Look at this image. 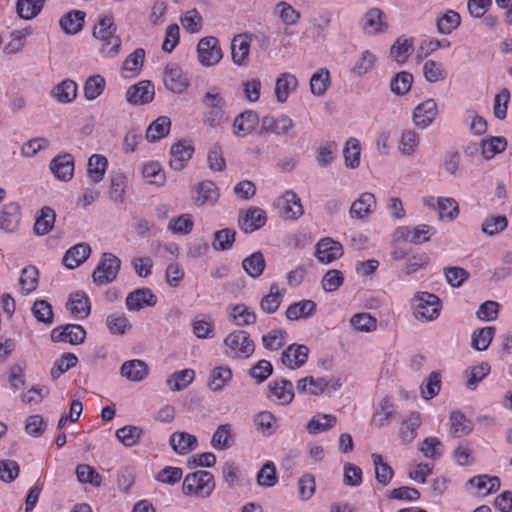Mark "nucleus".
Segmentation results:
<instances>
[{
    "instance_id": "nucleus-1",
    "label": "nucleus",
    "mask_w": 512,
    "mask_h": 512,
    "mask_svg": "<svg viewBox=\"0 0 512 512\" xmlns=\"http://www.w3.org/2000/svg\"><path fill=\"white\" fill-rule=\"evenodd\" d=\"M202 104L206 109L203 116V123L205 125L214 128L226 122V100L218 87L212 86L208 88L202 98Z\"/></svg>"
},
{
    "instance_id": "nucleus-2",
    "label": "nucleus",
    "mask_w": 512,
    "mask_h": 512,
    "mask_svg": "<svg viewBox=\"0 0 512 512\" xmlns=\"http://www.w3.org/2000/svg\"><path fill=\"white\" fill-rule=\"evenodd\" d=\"M215 488L213 475L204 470H198L188 474L184 481L182 490L186 495H200L208 497Z\"/></svg>"
},
{
    "instance_id": "nucleus-3",
    "label": "nucleus",
    "mask_w": 512,
    "mask_h": 512,
    "mask_svg": "<svg viewBox=\"0 0 512 512\" xmlns=\"http://www.w3.org/2000/svg\"><path fill=\"white\" fill-rule=\"evenodd\" d=\"M121 260L114 254L105 252L92 273L93 282L102 286L113 282L120 271Z\"/></svg>"
},
{
    "instance_id": "nucleus-4",
    "label": "nucleus",
    "mask_w": 512,
    "mask_h": 512,
    "mask_svg": "<svg viewBox=\"0 0 512 512\" xmlns=\"http://www.w3.org/2000/svg\"><path fill=\"white\" fill-rule=\"evenodd\" d=\"M224 344L227 347L226 355L230 358H248L254 350V342L250 339L248 332L236 330L231 332L225 339Z\"/></svg>"
},
{
    "instance_id": "nucleus-5",
    "label": "nucleus",
    "mask_w": 512,
    "mask_h": 512,
    "mask_svg": "<svg viewBox=\"0 0 512 512\" xmlns=\"http://www.w3.org/2000/svg\"><path fill=\"white\" fill-rule=\"evenodd\" d=\"M414 315L417 319L434 320L440 313V299L433 293L417 292L412 299Z\"/></svg>"
},
{
    "instance_id": "nucleus-6",
    "label": "nucleus",
    "mask_w": 512,
    "mask_h": 512,
    "mask_svg": "<svg viewBox=\"0 0 512 512\" xmlns=\"http://www.w3.org/2000/svg\"><path fill=\"white\" fill-rule=\"evenodd\" d=\"M115 33L116 26L112 15H104L101 17L98 24L93 29V36L96 39H109L112 41V47H110L109 50L110 57L115 56L119 52L121 46V39Z\"/></svg>"
},
{
    "instance_id": "nucleus-7",
    "label": "nucleus",
    "mask_w": 512,
    "mask_h": 512,
    "mask_svg": "<svg viewBox=\"0 0 512 512\" xmlns=\"http://www.w3.org/2000/svg\"><path fill=\"white\" fill-rule=\"evenodd\" d=\"M197 54L199 62L204 66H213L222 59V50L219 40L213 36H207L198 42Z\"/></svg>"
},
{
    "instance_id": "nucleus-8",
    "label": "nucleus",
    "mask_w": 512,
    "mask_h": 512,
    "mask_svg": "<svg viewBox=\"0 0 512 512\" xmlns=\"http://www.w3.org/2000/svg\"><path fill=\"white\" fill-rule=\"evenodd\" d=\"M267 221L266 212L259 207H250L247 210H240L238 225L245 233H252L262 228Z\"/></svg>"
},
{
    "instance_id": "nucleus-9",
    "label": "nucleus",
    "mask_w": 512,
    "mask_h": 512,
    "mask_svg": "<svg viewBox=\"0 0 512 512\" xmlns=\"http://www.w3.org/2000/svg\"><path fill=\"white\" fill-rule=\"evenodd\" d=\"M85 337L86 331L78 324L58 326L51 332V339L53 342H69L72 345L83 343Z\"/></svg>"
},
{
    "instance_id": "nucleus-10",
    "label": "nucleus",
    "mask_w": 512,
    "mask_h": 512,
    "mask_svg": "<svg viewBox=\"0 0 512 512\" xmlns=\"http://www.w3.org/2000/svg\"><path fill=\"white\" fill-rule=\"evenodd\" d=\"M164 84L173 93H182L189 86V80L178 64L169 63L164 69Z\"/></svg>"
},
{
    "instance_id": "nucleus-11",
    "label": "nucleus",
    "mask_w": 512,
    "mask_h": 512,
    "mask_svg": "<svg viewBox=\"0 0 512 512\" xmlns=\"http://www.w3.org/2000/svg\"><path fill=\"white\" fill-rule=\"evenodd\" d=\"M294 127L293 120L287 115L274 117L266 115L261 119L260 134H275L282 136L287 134Z\"/></svg>"
},
{
    "instance_id": "nucleus-12",
    "label": "nucleus",
    "mask_w": 512,
    "mask_h": 512,
    "mask_svg": "<svg viewBox=\"0 0 512 512\" xmlns=\"http://www.w3.org/2000/svg\"><path fill=\"white\" fill-rule=\"evenodd\" d=\"M343 255V247L340 242L326 237L316 245L315 256L320 263L329 264Z\"/></svg>"
},
{
    "instance_id": "nucleus-13",
    "label": "nucleus",
    "mask_w": 512,
    "mask_h": 512,
    "mask_svg": "<svg viewBox=\"0 0 512 512\" xmlns=\"http://www.w3.org/2000/svg\"><path fill=\"white\" fill-rule=\"evenodd\" d=\"M438 114L437 104L434 99H427L414 108L413 122L419 129L429 127Z\"/></svg>"
},
{
    "instance_id": "nucleus-14",
    "label": "nucleus",
    "mask_w": 512,
    "mask_h": 512,
    "mask_svg": "<svg viewBox=\"0 0 512 512\" xmlns=\"http://www.w3.org/2000/svg\"><path fill=\"white\" fill-rule=\"evenodd\" d=\"M170 152V167L175 171H180L184 168L185 163L192 157L194 147L191 144V141L181 139L171 146Z\"/></svg>"
},
{
    "instance_id": "nucleus-15",
    "label": "nucleus",
    "mask_w": 512,
    "mask_h": 512,
    "mask_svg": "<svg viewBox=\"0 0 512 512\" xmlns=\"http://www.w3.org/2000/svg\"><path fill=\"white\" fill-rule=\"evenodd\" d=\"M154 95L153 84L148 80H143L128 88L126 100L133 105H144L150 103Z\"/></svg>"
},
{
    "instance_id": "nucleus-16",
    "label": "nucleus",
    "mask_w": 512,
    "mask_h": 512,
    "mask_svg": "<svg viewBox=\"0 0 512 512\" xmlns=\"http://www.w3.org/2000/svg\"><path fill=\"white\" fill-rule=\"evenodd\" d=\"M54 176L64 182L69 181L74 173V160L71 154L64 153L54 157L49 165Z\"/></svg>"
},
{
    "instance_id": "nucleus-17",
    "label": "nucleus",
    "mask_w": 512,
    "mask_h": 512,
    "mask_svg": "<svg viewBox=\"0 0 512 512\" xmlns=\"http://www.w3.org/2000/svg\"><path fill=\"white\" fill-rule=\"evenodd\" d=\"M157 297L149 288H138L126 297V306L129 311H138L144 306H155Z\"/></svg>"
},
{
    "instance_id": "nucleus-18",
    "label": "nucleus",
    "mask_w": 512,
    "mask_h": 512,
    "mask_svg": "<svg viewBox=\"0 0 512 512\" xmlns=\"http://www.w3.org/2000/svg\"><path fill=\"white\" fill-rule=\"evenodd\" d=\"M259 123V115L253 110H245L237 115L233 121V133L237 137L250 134Z\"/></svg>"
},
{
    "instance_id": "nucleus-19",
    "label": "nucleus",
    "mask_w": 512,
    "mask_h": 512,
    "mask_svg": "<svg viewBox=\"0 0 512 512\" xmlns=\"http://www.w3.org/2000/svg\"><path fill=\"white\" fill-rule=\"evenodd\" d=\"M376 208V198L371 192L362 193L350 207L349 213L352 218L364 219L374 212Z\"/></svg>"
},
{
    "instance_id": "nucleus-20",
    "label": "nucleus",
    "mask_w": 512,
    "mask_h": 512,
    "mask_svg": "<svg viewBox=\"0 0 512 512\" xmlns=\"http://www.w3.org/2000/svg\"><path fill=\"white\" fill-rule=\"evenodd\" d=\"M91 251V247L88 243H78L66 251L62 262L68 269H75L87 260Z\"/></svg>"
},
{
    "instance_id": "nucleus-21",
    "label": "nucleus",
    "mask_w": 512,
    "mask_h": 512,
    "mask_svg": "<svg viewBox=\"0 0 512 512\" xmlns=\"http://www.w3.org/2000/svg\"><path fill=\"white\" fill-rule=\"evenodd\" d=\"M308 352L307 346L292 344L283 351L281 361L291 369L299 368L306 363Z\"/></svg>"
},
{
    "instance_id": "nucleus-22",
    "label": "nucleus",
    "mask_w": 512,
    "mask_h": 512,
    "mask_svg": "<svg viewBox=\"0 0 512 512\" xmlns=\"http://www.w3.org/2000/svg\"><path fill=\"white\" fill-rule=\"evenodd\" d=\"M267 397L275 398L282 405L291 403L294 398L292 382L286 379L271 382L268 386Z\"/></svg>"
},
{
    "instance_id": "nucleus-23",
    "label": "nucleus",
    "mask_w": 512,
    "mask_h": 512,
    "mask_svg": "<svg viewBox=\"0 0 512 512\" xmlns=\"http://www.w3.org/2000/svg\"><path fill=\"white\" fill-rule=\"evenodd\" d=\"M383 12L379 8L369 9L361 20V25L365 33L375 35L384 32L388 25L382 21Z\"/></svg>"
},
{
    "instance_id": "nucleus-24",
    "label": "nucleus",
    "mask_w": 512,
    "mask_h": 512,
    "mask_svg": "<svg viewBox=\"0 0 512 512\" xmlns=\"http://www.w3.org/2000/svg\"><path fill=\"white\" fill-rule=\"evenodd\" d=\"M148 372V365L139 359L125 361L120 368L121 376L134 382H139L145 379Z\"/></svg>"
},
{
    "instance_id": "nucleus-25",
    "label": "nucleus",
    "mask_w": 512,
    "mask_h": 512,
    "mask_svg": "<svg viewBox=\"0 0 512 512\" xmlns=\"http://www.w3.org/2000/svg\"><path fill=\"white\" fill-rule=\"evenodd\" d=\"M86 13L72 10L63 15L59 21L62 30L68 35H75L82 30Z\"/></svg>"
},
{
    "instance_id": "nucleus-26",
    "label": "nucleus",
    "mask_w": 512,
    "mask_h": 512,
    "mask_svg": "<svg viewBox=\"0 0 512 512\" xmlns=\"http://www.w3.org/2000/svg\"><path fill=\"white\" fill-rule=\"evenodd\" d=\"M20 206L17 203H8L3 206L0 213V229L13 232L20 221Z\"/></svg>"
},
{
    "instance_id": "nucleus-27",
    "label": "nucleus",
    "mask_w": 512,
    "mask_h": 512,
    "mask_svg": "<svg viewBox=\"0 0 512 512\" xmlns=\"http://www.w3.org/2000/svg\"><path fill=\"white\" fill-rule=\"evenodd\" d=\"M66 307L73 315L81 319L86 318L90 313V301L84 292L77 291L72 293Z\"/></svg>"
},
{
    "instance_id": "nucleus-28",
    "label": "nucleus",
    "mask_w": 512,
    "mask_h": 512,
    "mask_svg": "<svg viewBox=\"0 0 512 512\" xmlns=\"http://www.w3.org/2000/svg\"><path fill=\"white\" fill-rule=\"evenodd\" d=\"M55 219L56 214L52 208L48 206L42 207L36 216L33 228L34 233L36 235H46L54 227Z\"/></svg>"
},
{
    "instance_id": "nucleus-29",
    "label": "nucleus",
    "mask_w": 512,
    "mask_h": 512,
    "mask_svg": "<svg viewBox=\"0 0 512 512\" xmlns=\"http://www.w3.org/2000/svg\"><path fill=\"white\" fill-rule=\"evenodd\" d=\"M170 445L178 454H186L197 447V439L186 432H175L170 437Z\"/></svg>"
},
{
    "instance_id": "nucleus-30",
    "label": "nucleus",
    "mask_w": 512,
    "mask_h": 512,
    "mask_svg": "<svg viewBox=\"0 0 512 512\" xmlns=\"http://www.w3.org/2000/svg\"><path fill=\"white\" fill-rule=\"evenodd\" d=\"M197 196H194V203L203 206L205 203H215L218 200L219 192L216 185L211 181H203L195 186Z\"/></svg>"
},
{
    "instance_id": "nucleus-31",
    "label": "nucleus",
    "mask_w": 512,
    "mask_h": 512,
    "mask_svg": "<svg viewBox=\"0 0 512 512\" xmlns=\"http://www.w3.org/2000/svg\"><path fill=\"white\" fill-rule=\"evenodd\" d=\"M507 147V140L502 136H490L480 142L481 154L486 160L492 159L496 154L502 153Z\"/></svg>"
},
{
    "instance_id": "nucleus-32",
    "label": "nucleus",
    "mask_w": 512,
    "mask_h": 512,
    "mask_svg": "<svg viewBox=\"0 0 512 512\" xmlns=\"http://www.w3.org/2000/svg\"><path fill=\"white\" fill-rule=\"evenodd\" d=\"M316 311V303L312 300H302L291 304L285 315L291 321L299 320L301 318H309Z\"/></svg>"
},
{
    "instance_id": "nucleus-33",
    "label": "nucleus",
    "mask_w": 512,
    "mask_h": 512,
    "mask_svg": "<svg viewBox=\"0 0 512 512\" xmlns=\"http://www.w3.org/2000/svg\"><path fill=\"white\" fill-rule=\"evenodd\" d=\"M250 39L246 34H239L231 41L232 60L237 65H242L249 55Z\"/></svg>"
},
{
    "instance_id": "nucleus-34",
    "label": "nucleus",
    "mask_w": 512,
    "mask_h": 512,
    "mask_svg": "<svg viewBox=\"0 0 512 512\" xmlns=\"http://www.w3.org/2000/svg\"><path fill=\"white\" fill-rule=\"evenodd\" d=\"M51 95L60 103H70L77 96V84L71 79H65L51 90Z\"/></svg>"
},
{
    "instance_id": "nucleus-35",
    "label": "nucleus",
    "mask_w": 512,
    "mask_h": 512,
    "mask_svg": "<svg viewBox=\"0 0 512 512\" xmlns=\"http://www.w3.org/2000/svg\"><path fill=\"white\" fill-rule=\"evenodd\" d=\"M337 423V418L331 414L319 413L313 416L306 425L310 434H317L332 429Z\"/></svg>"
},
{
    "instance_id": "nucleus-36",
    "label": "nucleus",
    "mask_w": 512,
    "mask_h": 512,
    "mask_svg": "<svg viewBox=\"0 0 512 512\" xmlns=\"http://www.w3.org/2000/svg\"><path fill=\"white\" fill-rule=\"evenodd\" d=\"M170 127V119L166 116H160L148 126L146 139L149 142H156L169 134Z\"/></svg>"
},
{
    "instance_id": "nucleus-37",
    "label": "nucleus",
    "mask_w": 512,
    "mask_h": 512,
    "mask_svg": "<svg viewBox=\"0 0 512 512\" xmlns=\"http://www.w3.org/2000/svg\"><path fill=\"white\" fill-rule=\"evenodd\" d=\"M298 81L297 78L289 73H283L280 77L277 78L275 84V95L277 101L280 103H284L291 90L297 87Z\"/></svg>"
},
{
    "instance_id": "nucleus-38",
    "label": "nucleus",
    "mask_w": 512,
    "mask_h": 512,
    "mask_svg": "<svg viewBox=\"0 0 512 512\" xmlns=\"http://www.w3.org/2000/svg\"><path fill=\"white\" fill-rule=\"evenodd\" d=\"M283 210L286 218L297 219L303 215L304 210L300 198L292 190H287L282 197Z\"/></svg>"
},
{
    "instance_id": "nucleus-39",
    "label": "nucleus",
    "mask_w": 512,
    "mask_h": 512,
    "mask_svg": "<svg viewBox=\"0 0 512 512\" xmlns=\"http://www.w3.org/2000/svg\"><path fill=\"white\" fill-rule=\"evenodd\" d=\"M143 433L144 430L141 427L126 425L117 429L115 436L125 447H133L139 443Z\"/></svg>"
},
{
    "instance_id": "nucleus-40",
    "label": "nucleus",
    "mask_w": 512,
    "mask_h": 512,
    "mask_svg": "<svg viewBox=\"0 0 512 512\" xmlns=\"http://www.w3.org/2000/svg\"><path fill=\"white\" fill-rule=\"evenodd\" d=\"M266 266L263 254L260 251L252 253L242 261V267L246 274L252 278L259 277Z\"/></svg>"
},
{
    "instance_id": "nucleus-41",
    "label": "nucleus",
    "mask_w": 512,
    "mask_h": 512,
    "mask_svg": "<svg viewBox=\"0 0 512 512\" xmlns=\"http://www.w3.org/2000/svg\"><path fill=\"white\" fill-rule=\"evenodd\" d=\"M232 378V371L228 366H218L212 369L207 386L212 391H220Z\"/></svg>"
},
{
    "instance_id": "nucleus-42",
    "label": "nucleus",
    "mask_w": 512,
    "mask_h": 512,
    "mask_svg": "<svg viewBox=\"0 0 512 512\" xmlns=\"http://www.w3.org/2000/svg\"><path fill=\"white\" fill-rule=\"evenodd\" d=\"M195 372L192 369L176 371L166 379V384L171 391H181L185 389L194 379Z\"/></svg>"
},
{
    "instance_id": "nucleus-43",
    "label": "nucleus",
    "mask_w": 512,
    "mask_h": 512,
    "mask_svg": "<svg viewBox=\"0 0 512 512\" xmlns=\"http://www.w3.org/2000/svg\"><path fill=\"white\" fill-rule=\"evenodd\" d=\"M45 0H17V15L25 20L36 17L42 10Z\"/></svg>"
},
{
    "instance_id": "nucleus-44",
    "label": "nucleus",
    "mask_w": 512,
    "mask_h": 512,
    "mask_svg": "<svg viewBox=\"0 0 512 512\" xmlns=\"http://www.w3.org/2000/svg\"><path fill=\"white\" fill-rule=\"evenodd\" d=\"M371 458L375 467V478L377 482L383 486H387L394 475L392 467L383 461L380 454L373 453Z\"/></svg>"
},
{
    "instance_id": "nucleus-45",
    "label": "nucleus",
    "mask_w": 512,
    "mask_h": 512,
    "mask_svg": "<svg viewBox=\"0 0 512 512\" xmlns=\"http://www.w3.org/2000/svg\"><path fill=\"white\" fill-rule=\"evenodd\" d=\"M106 326L113 335H123L132 325L124 313L115 312L107 316Z\"/></svg>"
},
{
    "instance_id": "nucleus-46",
    "label": "nucleus",
    "mask_w": 512,
    "mask_h": 512,
    "mask_svg": "<svg viewBox=\"0 0 512 512\" xmlns=\"http://www.w3.org/2000/svg\"><path fill=\"white\" fill-rule=\"evenodd\" d=\"M107 167L106 157L98 154L92 155L87 163V173L91 178L92 182H100L105 174Z\"/></svg>"
},
{
    "instance_id": "nucleus-47",
    "label": "nucleus",
    "mask_w": 512,
    "mask_h": 512,
    "mask_svg": "<svg viewBox=\"0 0 512 512\" xmlns=\"http://www.w3.org/2000/svg\"><path fill=\"white\" fill-rule=\"evenodd\" d=\"M413 83V75L407 71L396 73L390 81V90L398 96L407 94Z\"/></svg>"
},
{
    "instance_id": "nucleus-48",
    "label": "nucleus",
    "mask_w": 512,
    "mask_h": 512,
    "mask_svg": "<svg viewBox=\"0 0 512 512\" xmlns=\"http://www.w3.org/2000/svg\"><path fill=\"white\" fill-rule=\"evenodd\" d=\"M413 51V41L405 37H399L390 48V53L394 59L402 64L406 62Z\"/></svg>"
},
{
    "instance_id": "nucleus-49",
    "label": "nucleus",
    "mask_w": 512,
    "mask_h": 512,
    "mask_svg": "<svg viewBox=\"0 0 512 512\" xmlns=\"http://www.w3.org/2000/svg\"><path fill=\"white\" fill-rule=\"evenodd\" d=\"M495 334L494 327H483L475 330L471 336V345L477 351L486 350Z\"/></svg>"
},
{
    "instance_id": "nucleus-50",
    "label": "nucleus",
    "mask_w": 512,
    "mask_h": 512,
    "mask_svg": "<svg viewBox=\"0 0 512 512\" xmlns=\"http://www.w3.org/2000/svg\"><path fill=\"white\" fill-rule=\"evenodd\" d=\"M393 404L388 397L381 400L379 408L375 411L372 423L378 428L385 426L389 420L394 416Z\"/></svg>"
},
{
    "instance_id": "nucleus-51",
    "label": "nucleus",
    "mask_w": 512,
    "mask_h": 512,
    "mask_svg": "<svg viewBox=\"0 0 512 512\" xmlns=\"http://www.w3.org/2000/svg\"><path fill=\"white\" fill-rule=\"evenodd\" d=\"M282 296L278 284H272L269 293L260 302L261 309L268 314L274 313L282 302Z\"/></svg>"
},
{
    "instance_id": "nucleus-52",
    "label": "nucleus",
    "mask_w": 512,
    "mask_h": 512,
    "mask_svg": "<svg viewBox=\"0 0 512 512\" xmlns=\"http://www.w3.org/2000/svg\"><path fill=\"white\" fill-rule=\"evenodd\" d=\"M105 89V79L101 75H93L86 79L84 84V96L92 101L98 98Z\"/></svg>"
},
{
    "instance_id": "nucleus-53",
    "label": "nucleus",
    "mask_w": 512,
    "mask_h": 512,
    "mask_svg": "<svg viewBox=\"0 0 512 512\" xmlns=\"http://www.w3.org/2000/svg\"><path fill=\"white\" fill-rule=\"evenodd\" d=\"M360 143L356 138H349L343 150L345 164L350 168H357L360 164Z\"/></svg>"
},
{
    "instance_id": "nucleus-54",
    "label": "nucleus",
    "mask_w": 512,
    "mask_h": 512,
    "mask_svg": "<svg viewBox=\"0 0 512 512\" xmlns=\"http://www.w3.org/2000/svg\"><path fill=\"white\" fill-rule=\"evenodd\" d=\"M33 316L40 323L51 325L54 320L52 306L46 300H36L31 308Z\"/></svg>"
},
{
    "instance_id": "nucleus-55",
    "label": "nucleus",
    "mask_w": 512,
    "mask_h": 512,
    "mask_svg": "<svg viewBox=\"0 0 512 512\" xmlns=\"http://www.w3.org/2000/svg\"><path fill=\"white\" fill-rule=\"evenodd\" d=\"M76 476L79 482L91 484L95 487L101 486L102 478L100 474L88 464H79L76 467Z\"/></svg>"
},
{
    "instance_id": "nucleus-56",
    "label": "nucleus",
    "mask_w": 512,
    "mask_h": 512,
    "mask_svg": "<svg viewBox=\"0 0 512 512\" xmlns=\"http://www.w3.org/2000/svg\"><path fill=\"white\" fill-rule=\"evenodd\" d=\"M421 425V418L418 412H412L406 421L402 422L400 433L403 441L411 442L416 437V430Z\"/></svg>"
},
{
    "instance_id": "nucleus-57",
    "label": "nucleus",
    "mask_w": 512,
    "mask_h": 512,
    "mask_svg": "<svg viewBox=\"0 0 512 512\" xmlns=\"http://www.w3.org/2000/svg\"><path fill=\"white\" fill-rule=\"evenodd\" d=\"M460 23V15L457 12L450 10L437 19V30L441 34L448 35L455 30Z\"/></svg>"
},
{
    "instance_id": "nucleus-58",
    "label": "nucleus",
    "mask_w": 512,
    "mask_h": 512,
    "mask_svg": "<svg viewBox=\"0 0 512 512\" xmlns=\"http://www.w3.org/2000/svg\"><path fill=\"white\" fill-rule=\"evenodd\" d=\"M423 75L428 82L434 83L444 80L447 77V72L440 62L428 60L423 66Z\"/></svg>"
},
{
    "instance_id": "nucleus-59",
    "label": "nucleus",
    "mask_w": 512,
    "mask_h": 512,
    "mask_svg": "<svg viewBox=\"0 0 512 512\" xmlns=\"http://www.w3.org/2000/svg\"><path fill=\"white\" fill-rule=\"evenodd\" d=\"M142 174L150 184L162 186L165 183V173L162 171L158 162H149L145 164L142 169Z\"/></svg>"
},
{
    "instance_id": "nucleus-60",
    "label": "nucleus",
    "mask_w": 512,
    "mask_h": 512,
    "mask_svg": "<svg viewBox=\"0 0 512 512\" xmlns=\"http://www.w3.org/2000/svg\"><path fill=\"white\" fill-rule=\"evenodd\" d=\"M330 75L327 69H320L310 79V90L316 96L323 95L329 85Z\"/></svg>"
},
{
    "instance_id": "nucleus-61",
    "label": "nucleus",
    "mask_w": 512,
    "mask_h": 512,
    "mask_svg": "<svg viewBox=\"0 0 512 512\" xmlns=\"http://www.w3.org/2000/svg\"><path fill=\"white\" fill-rule=\"evenodd\" d=\"M236 232L234 229L225 228L214 233V241L212 246L215 250H228L235 241Z\"/></svg>"
},
{
    "instance_id": "nucleus-62",
    "label": "nucleus",
    "mask_w": 512,
    "mask_h": 512,
    "mask_svg": "<svg viewBox=\"0 0 512 512\" xmlns=\"http://www.w3.org/2000/svg\"><path fill=\"white\" fill-rule=\"evenodd\" d=\"M276 467L273 462L267 461L257 474V483L261 487H272L277 483Z\"/></svg>"
},
{
    "instance_id": "nucleus-63",
    "label": "nucleus",
    "mask_w": 512,
    "mask_h": 512,
    "mask_svg": "<svg viewBox=\"0 0 512 512\" xmlns=\"http://www.w3.org/2000/svg\"><path fill=\"white\" fill-rule=\"evenodd\" d=\"M19 284L24 294H28L37 288L38 270L33 266H28L22 270Z\"/></svg>"
},
{
    "instance_id": "nucleus-64",
    "label": "nucleus",
    "mask_w": 512,
    "mask_h": 512,
    "mask_svg": "<svg viewBox=\"0 0 512 512\" xmlns=\"http://www.w3.org/2000/svg\"><path fill=\"white\" fill-rule=\"evenodd\" d=\"M231 315L237 326H248L256 322V314L244 304L235 305Z\"/></svg>"
}]
</instances>
